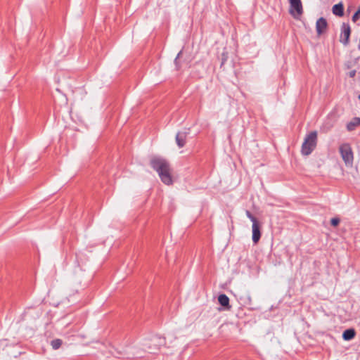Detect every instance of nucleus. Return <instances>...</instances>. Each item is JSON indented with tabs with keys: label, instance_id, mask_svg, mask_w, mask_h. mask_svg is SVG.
<instances>
[{
	"label": "nucleus",
	"instance_id": "18",
	"mask_svg": "<svg viewBox=\"0 0 360 360\" xmlns=\"http://www.w3.org/2000/svg\"><path fill=\"white\" fill-rule=\"evenodd\" d=\"M181 53H182V51L179 52V53L177 54L176 57V58H175V59H174V64H175V65H176V70H179V67H180L179 63V61H178V59H179V58L180 57V56H181Z\"/></svg>",
	"mask_w": 360,
	"mask_h": 360
},
{
	"label": "nucleus",
	"instance_id": "6",
	"mask_svg": "<svg viewBox=\"0 0 360 360\" xmlns=\"http://www.w3.org/2000/svg\"><path fill=\"white\" fill-rule=\"evenodd\" d=\"M290 3V13L294 15V11L298 14L302 15L303 8L301 0H288Z\"/></svg>",
	"mask_w": 360,
	"mask_h": 360
},
{
	"label": "nucleus",
	"instance_id": "15",
	"mask_svg": "<svg viewBox=\"0 0 360 360\" xmlns=\"http://www.w3.org/2000/svg\"><path fill=\"white\" fill-rule=\"evenodd\" d=\"M359 19H360V6H359L357 11L353 15L352 20L354 22H356Z\"/></svg>",
	"mask_w": 360,
	"mask_h": 360
},
{
	"label": "nucleus",
	"instance_id": "4",
	"mask_svg": "<svg viewBox=\"0 0 360 360\" xmlns=\"http://www.w3.org/2000/svg\"><path fill=\"white\" fill-rule=\"evenodd\" d=\"M339 150L345 164H352L353 162L354 157L350 145L349 143H343L340 146Z\"/></svg>",
	"mask_w": 360,
	"mask_h": 360
},
{
	"label": "nucleus",
	"instance_id": "3",
	"mask_svg": "<svg viewBox=\"0 0 360 360\" xmlns=\"http://www.w3.org/2000/svg\"><path fill=\"white\" fill-rule=\"evenodd\" d=\"M165 345V339L158 335H153L149 340H145L143 343V349L149 353H155L161 346Z\"/></svg>",
	"mask_w": 360,
	"mask_h": 360
},
{
	"label": "nucleus",
	"instance_id": "8",
	"mask_svg": "<svg viewBox=\"0 0 360 360\" xmlns=\"http://www.w3.org/2000/svg\"><path fill=\"white\" fill-rule=\"evenodd\" d=\"M261 226L258 221H254L252 223V241L255 244H257L261 238Z\"/></svg>",
	"mask_w": 360,
	"mask_h": 360
},
{
	"label": "nucleus",
	"instance_id": "5",
	"mask_svg": "<svg viewBox=\"0 0 360 360\" xmlns=\"http://www.w3.org/2000/svg\"><path fill=\"white\" fill-rule=\"evenodd\" d=\"M351 32L349 24L348 22H342L340 27V41L344 46H347L349 44Z\"/></svg>",
	"mask_w": 360,
	"mask_h": 360
},
{
	"label": "nucleus",
	"instance_id": "21",
	"mask_svg": "<svg viewBox=\"0 0 360 360\" xmlns=\"http://www.w3.org/2000/svg\"><path fill=\"white\" fill-rule=\"evenodd\" d=\"M358 98L360 100V94L358 96Z\"/></svg>",
	"mask_w": 360,
	"mask_h": 360
},
{
	"label": "nucleus",
	"instance_id": "1",
	"mask_svg": "<svg viewBox=\"0 0 360 360\" xmlns=\"http://www.w3.org/2000/svg\"><path fill=\"white\" fill-rule=\"evenodd\" d=\"M151 167L158 172L161 181L166 185L172 184L169 162L164 158L154 157L150 160Z\"/></svg>",
	"mask_w": 360,
	"mask_h": 360
},
{
	"label": "nucleus",
	"instance_id": "12",
	"mask_svg": "<svg viewBox=\"0 0 360 360\" xmlns=\"http://www.w3.org/2000/svg\"><path fill=\"white\" fill-rule=\"evenodd\" d=\"M219 303L226 309H229L231 306L229 305V298L225 294H221L218 297Z\"/></svg>",
	"mask_w": 360,
	"mask_h": 360
},
{
	"label": "nucleus",
	"instance_id": "9",
	"mask_svg": "<svg viewBox=\"0 0 360 360\" xmlns=\"http://www.w3.org/2000/svg\"><path fill=\"white\" fill-rule=\"evenodd\" d=\"M328 22L323 17L319 18L316 22V30L318 35H321L326 30Z\"/></svg>",
	"mask_w": 360,
	"mask_h": 360
},
{
	"label": "nucleus",
	"instance_id": "11",
	"mask_svg": "<svg viewBox=\"0 0 360 360\" xmlns=\"http://www.w3.org/2000/svg\"><path fill=\"white\" fill-rule=\"evenodd\" d=\"M356 331L354 328L346 329L342 333V339L346 341L351 340L354 338Z\"/></svg>",
	"mask_w": 360,
	"mask_h": 360
},
{
	"label": "nucleus",
	"instance_id": "2",
	"mask_svg": "<svg viewBox=\"0 0 360 360\" xmlns=\"http://www.w3.org/2000/svg\"><path fill=\"white\" fill-rule=\"evenodd\" d=\"M317 132L316 131H311L304 139L302 146V153L304 155H309L312 153L316 146Z\"/></svg>",
	"mask_w": 360,
	"mask_h": 360
},
{
	"label": "nucleus",
	"instance_id": "14",
	"mask_svg": "<svg viewBox=\"0 0 360 360\" xmlns=\"http://www.w3.org/2000/svg\"><path fill=\"white\" fill-rule=\"evenodd\" d=\"M63 341L60 339H54L51 340V345L53 349H58L62 345Z\"/></svg>",
	"mask_w": 360,
	"mask_h": 360
},
{
	"label": "nucleus",
	"instance_id": "19",
	"mask_svg": "<svg viewBox=\"0 0 360 360\" xmlns=\"http://www.w3.org/2000/svg\"><path fill=\"white\" fill-rule=\"evenodd\" d=\"M356 70H354L350 71V72H349V77H351V78L354 77H355V75H356Z\"/></svg>",
	"mask_w": 360,
	"mask_h": 360
},
{
	"label": "nucleus",
	"instance_id": "17",
	"mask_svg": "<svg viewBox=\"0 0 360 360\" xmlns=\"http://www.w3.org/2000/svg\"><path fill=\"white\" fill-rule=\"evenodd\" d=\"M340 219L338 217L332 218L330 220V224L333 226H337L340 224Z\"/></svg>",
	"mask_w": 360,
	"mask_h": 360
},
{
	"label": "nucleus",
	"instance_id": "16",
	"mask_svg": "<svg viewBox=\"0 0 360 360\" xmlns=\"http://www.w3.org/2000/svg\"><path fill=\"white\" fill-rule=\"evenodd\" d=\"M245 214L247 217L253 223L254 221H258L257 219L249 211H245Z\"/></svg>",
	"mask_w": 360,
	"mask_h": 360
},
{
	"label": "nucleus",
	"instance_id": "10",
	"mask_svg": "<svg viewBox=\"0 0 360 360\" xmlns=\"http://www.w3.org/2000/svg\"><path fill=\"white\" fill-rule=\"evenodd\" d=\"M333 13L337 16L344 15V5L342 2L335 4L332 8Z\"/></svg>",
	"mask_w": 360,
	"mask_h": 360
},
{
	"label": "nucleus",
	"instance_id": "7",
	"mask_svg": "<svg viewBox=\"0 0 360 360\" xmlns=\"http://www.w3.org/2000/svg\"><path fill=\"white\" fill-rule=\"evenodd\" d=\"M190 129H186L184 131H179L176 135V143L179 148H183L186 143L187 136L189 134Z\"/></svg>",
	"mask_w": 360,
	"mask_h": 360
},
{
	"label": "nucleus",
	"instance_id": "13",
	"mask_svg": "<svg viewBox=\"0 0 360 360\" xmlns=\"http://www.w3.org/2000/svg\"><path fill=\"white\" fill-rule=\"evenodd\" d=\"M358 126H360V117H354L347 124V129L349 131H354Z\"/></svg>",
	"mask_w": 360,
	"mask_h": 360
},
{
	"label": "nucleus",
	"instance_id": "20",
	"mask_svg": "<svg viewBox=\"0 0 360 360\" xmlns=\"http://www.w3.org/2000/svg\"><path fill=\"white\" fill-rule=\"evenodd\" d=\"M225 61H226V58H223L222 61H221V65H223L224 64Z\"/></svg>",
	"mask_w": 360,
	"mask_h": 360
}]
</instances>
